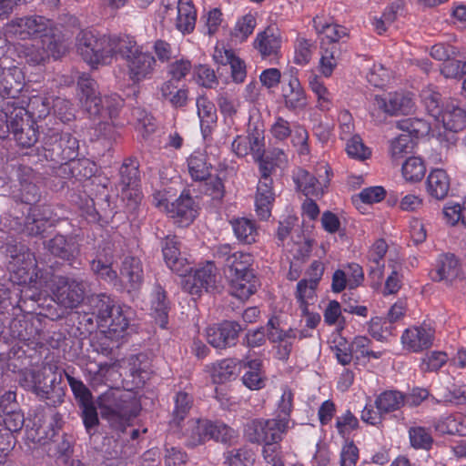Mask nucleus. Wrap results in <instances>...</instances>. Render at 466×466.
<instances>
[{
  "mask_svg": "<svg viewBox=\"0 0 466 466\" xmlns=\"http://www.w3.org/2000/svg\"><path fill=\"white\" fill-rule=\"evenodd\" d=\"M77 86L79 100L83 108L90 117L100 119L95 127L96 137L112 139L115 135V128L109 120L117 116L124 100L117 94L101 96L97 91L96 82L85 73L79 76Z\"/></svg>",
  "mask_w": 466,
  "mask_h": 466,
  "instance_id": "obj_1",
  "label": "nucleus"
},
{
  "mask_svg": "<svg viewBox=\"0 0 466 466\" xmlns=\"http://www.w3.org/2000/svg\"><path fill=\"white\" fill-rule=\"evenodd\" d=\"M42 147L46 160L60 164L70 162L68 167L73 176H92V168H86L87 160L76 161L78 157L79 142L70 133H60L56 128H49L44 134Z\"/></svg>",
  "mask_w": 466,
  "mask_h": 466,
  "instance_id": "obj_2",
  "label": "nucleus"
},
{
  "mask_svg": "<svg viewBox=\"0 0 466 466\" xmlns=\"http://www.w3.org/2000/svg\"><path fill=\"white\" fill-rule=\"evenodd\" d=\"M97 407L103 420L112 428L124 431L140 411V404L132 390L110 388L98 396Z\"/></svg>",
  "mask_w": 466,
  "mask_h": 466,
  "instance_id": "obj_3",
  "label": "nucleus"
},
{
  "mask_svg": "<svg viewBox=\"0 0 466 466\" xmlns=\"http://www.w3.org/2000/svg\"><path fill=\"white\" fill-rule=\"evenodd\" d=\"M10 257L9 268L11 279L18 285H28L41 291L48 287L51 274L44 273L37 268L36 259L30 249L23 244H15L7 248Z\"/></svg>",
  "mask_w": 466,
  "mask_h": 466,
  "instance_id": "obj_4",
  "label": "nucleus"
},
{
  "mask_svg": "<svg viewBox=\"0 0 466 466\" xmlns=\"http://www.w3.org/2000/svg\"><path fill=\"white\" fill-rule=\"evenodd\" d=\"M57 367L51 363L44 364L38 370H25L19 374V384L37 397L56 406L64 401V390L57 382Z\"/></svg>",
  "mask_w": 466,
  "mask_h": 466,
  "instance_id": "obj_5",
  "label": "nucleus"
},
{
  "mask_svg": "<svg viewBox=\"0 0 466 466\" xmlns=\"http://www.w3.org/2000/svg\"><path fill=\"white\" fill-rule=\"evenodd\" d=\"M118 55L125 60L128 79L137 85L151 79L156 71L157 59L134 37L123 35Z\"/></svg>",
  "mask_w": 466,
  "mask_h": 466,
  "instance_id": "obj_6",
  "label": "nucleus"
},
{
  "mask_svg": "<svg viewBox=\"0 0 466 466\" xmlns=\"http://www.w3.org/2000/svg\"><path fill=\"white\" fill-rule=\"evenodd\" d=\"M253 256L242 251H235L233 258L225 268L232 296L245 300L257 290L258 280L252 269Z\"/></svg>",
  "mask_w": 466,
  "mask_h": 466,
  "instance_id": "obj_7",
  "label": "nucleus"
},
{
  "mask_svg": "<svg viewBox=\"0 0 466 466\" xmlns=\"http://www.w3.org/2000/svg\"><path fill=\"white\" fill-rule=\"evenodd\" d=\"M77 50L82 58L92 66L109 64L118 55L122 36H96L92 32H82L78 36Z\"/></svg>",
  "mask_w": 466,
  "mask_h": 466,
  "instance_id": "obj_8",
  "label": "nucleus"
},
{
  "mask_svg": "<svg viewBox=\"0 0 466 466\" xmlns=\"http://www.w3.org/2000/svg\"><path fill=\"white\" fill-rule=\"evenodd\" d=\"M92 303L99 326L107 328L110 334L116 337L122 336L134 315L132 309L126 305L116 304L106 294H99L92 298Z\"/></svg>",
  "mask_w": 466,
  "mask_h": 466,
  "instance_id": "obj_9",
  "label": "nucleus"
},
{
  "mask_svg": "<svg viewBox=\"0 0 466 466\" xmlns=\"http://www.w3.org/2000/svg\"><path fill=\"white\" fill-rule=\"evenodd\" d=\"M314 25L321 37V57L319 70L321 74L329 77L337 66L339 55V41L348 35L347 28L334 23H327L320 17H315Z\"/></svg>",
  "mask_w": 466,
  "mask_h": 466,
  "instance_id": "obj_10",
  "label": "nucleus"
},
{
  "mask_svg": "<svg viewBox=\"0 0 466 466\" xmlns=\"http://www.w3.org/2000/svg\"><path fill=\"white\" fill-rule=\"evenodd\" d=\"M180 428L189 447H196L209 440L227 442L234 436V431L220 421L191 419Z\"/></svg>",
  "mask_w": 466,
  "mask_h": 466,
  "instance_id": "obj_11",
  "label": "nucleus"
},
{
  "mask_svg": "<svg viewBox=\"0 0 466 466\" xmlns=\"http://www.w3.org/2000/svg\"><path fill=\"white\" fill-rule=\"evenodd\" d=\"M6 30L20 39H60L59 35L56 32L54 22L42 15H34L14 18L7 24Z\"/></svg>",
  "mask_w": 466,
  "mask_h": 466,
  "instance_id": "obj_12",
  "label": "nucleus"
},
{
  "mask_svg": "<svg viewBox=\"0 0 466 466\" xmlns=\"http://www.w3.org/2000/svg\"><path fill=\"white\" fill-rule=\"evenodd\" d=\"M54 300L66 309H75L84 300L87 284L81 279L56 276L52 279Z\"/></svg>",
  "mask_w": 466,
  "mask_h": 466,
  "instance_id": "obj_13",
  "label": "nucleus"
},
{
  "mask_svg": "<svg viewBox=\"0 0 466 466\" xmlns=\"http://www.w3.org/2000/svg\"><path fill=\"white\" fill-rule=\"evenodd\" d=\"M23 76L19 68L0 66V112H8L16 106H24L25 101L19 97L23 89Z\"/></svg>",
  "mask_w": 466,
  "mask_h": 466,
  "instance_id": "obj_14",
  "label": "nucleus"
},
{
  "mask_svg": "<svg viewBox=\"0 0 466 466\" xmlns=\"http://www.w3.org/2000/svg\"><path fill=\"white\" fill-rule=\"evenodd\" d=\"M19 57L24 58L30 65H39L49 56L59 58L65 53V46L61 39L43 38L34 43L19 44L16 46Z\"/></svg>",
  "mask_w": 466,
  "mask_h": 466,
  "instance_id": "obj_15",
  "label": "nucleus"
},
{
  "mask_svg": "<svg viewBox=\"0 0 466 466\" xmlns=\"http://www.w3.org/2000/svg\"><path fill=\"white\" fill-rule=\"evenodd\" d=\"M9 116L10 132L17 144L23 147H30L38 140L37 128L35 123L30 117H26L25 106H16L10 110V113L3 112Z\"/></svg>",
  "mask_w": 466,
  "mask_h": 466,
  "instance_id": "obj_16",
  "label": "nucleus"
},
{
  "mask_svg": "<svg viewBox=\"0 0 466 466\" xmlns=\"http://www.w3.org/2000/svg\"><path fill=\"white\" fill-rule=\"evenodd\" d=\"M282 97L285 107L294 114L304 111L309 105L307 94L298 77V69L294 66L284 73Z\"/></svg>",
  "mask_w": 466,
  "mask_h": 466,
  "instance_id": "obj_17",
  "label": "nucleus"
},
{
  "mask_svg": "<svg viewBox=\"0 0 466 466\" xmlns=\"http://www.w3.org/2000/svg\"><path fill=\"white\" fill-rule=\"evenodd\" d=\"M115 244L104 240L97 248L95 258L91 261L92 271L107 282L117 280V272L112 268L115 258Z\"/></svg>",
  "mask_w": 466,
  "mask_h": 466,
  "instance_id": "obj_18",
  "label": "nucleus"
},
{
  "mask_svg": "<svg viewBox=\"0 0 466 466\" xmlns=\"http://www.w3.org/2000/svg\"><path fill=\"white\" fill-rule=\"evenodd\" d=\"M242 329L238 322L226 320L207 329V340L216 349H226L236 344L238 333Z\"/></svg>",
  "mask_w": 466,
  "mask_h": 466,
  "instance_id": "obj_19",
  "label": "nucleus"
},
{
  "mask_svg": "<svg viewBox=\"0 0 466 466\" xmlns=\"http://www.w3.org/2000/svg\"><path fill=\"white\" fill-rule=\"evenodd\" d=\"M434 329L428 325L413 326L401 336L403 347L412 352H420L433 344Z\"/></svg>",
  "mask_w": 466,
  "mask_h": 466,
  "instance_id": "obj_20",
  "label": "nucleus"
},
{
  "mask_svg": "<svg viewBox=\"0 0 466 466\" xmlns=\"http://www.w3.org/2000/svg\"><path fill=\"white\" fill-rule=\"evenodd\" d=\"M460 263L453 254H441L438 257L430 277L433 281L452 284L461 280Z\"/></svg>",
  "mask_w": 466,
  "mask_h": 466,
  "instance_id": "obj_21",
  "label": "nucleus"
},
{
  "mask_svg": "<svg viewBox=\"0 0 466 466\" xmlns=\"http://www.w3.org/2000/svg\"><path fill=\"white\" fill-rule=\"evenodd\" d=\"M61 425L62 418L58 413H53L47 424L46 421L42 423V418L35 416L33 427L27 431V437L35 443L45 445L53 440Z\"/></svg>",
  "mask_w": 466,
  "mask_h": 466,
  "instance_id": "obj_22",
  "label": "nucleus"
},
{
  "mask_svg": "<svg viewBox=\"0 0 466 466\" xmlns=\"http://www.w3.org/2000/svg\"><path fill=\"white\" fill-rule=\"evenodd\" d=\"M167 214L174 218L179 226L187 227L197 218L198 209L189 194L183 192L178 198L170 203Z\"/></svg>",
  "mask_w": 466,
  "mask_h": 466,
  "instance_id": "obj_23",
  "label": "nucleus"
},
{
  "mask_svg": "<svg viewBox=\"0 0 466 466\" xmlns=\"http://www.w3.org/2000/svg\"><path fill=\"white\" fill-rule=\"evenodd\" d=\"M162 253L167 266L178 275L187 273L190 267L181 257L180 242L176 236H167L162 241Z\"/></svg>",
  "mask_w": 466,
  "mask_h": 466,
  "instance_id": "obj_24",
  "label": "nucleus"
},
{
  "mask_svg": "<svg viewBox=\"0 0 466 466\" xmlns=\"http://www.w3.org/2000/svg\"><path fill=\"white\" fill-rule=\"evenodd\" d=\"M254 48L262 58L278 56L281 47V37L279 29L268 26L259 32L253 42Z\"/></svg>",
  "mask_w": 466,
  "mask_h": 466,
  "instance_id": "obj_25",
  "label": "nucleus"
},
{
  "mask_svg": "<svg viewBox=\"0 0 466 466\" xmlns=\"http://www.w3.org/2000/svg\"><path fill=\"white\" fill-rule=\"evenodd\" d=\"M435 120L441 122L446 130L456 133L466 126V111L459 106L458 102L451 100L441 107Z\"/></svg>",
  "mask_w": 466,
  "mask_h": 466,
  "instance_id": "obj_26",
  "label": "nucleus"
},
{
  "mask_svg": "<svg viewBox=\"0 0 466 466\" xmlns=\"http://www.w3.org/2000/svg\"><path fill=\"white\" fill-rule=\"evenodd\" d=\"M45 247L54 256L72 264L79 254V246L72 237L57 234L45 242Z\"/></svg>",
  "mask_w": 466,
  "mask_h": 466,
  "instance_id": "obj_27",
  "label": "nucleus"
},
{
  "mask_svg": "<svg viewBox=\"0 0 466 466\" xmlns=\"http://www.w3.org/2000/svg\"><path fill=\"white\" fill-rule=\"evenodd\" d=\"M325 174L326 177L319 180L307 170L299 169L294 177V181L306 197H319L323 195L329 182V171L325 169Z\"/></svg>",
  "mask_w": 466,
  "mask_h": 466,
  "instance_id": "obj_28",
  "label": "nucleus"
},
{
  "mask_svg": "<svg viewBox=\"0 0 466 466\" xmlns=\"http://www.w3.org/2000/svg\"><path fill=\"white\" fill-rule=\"evenodd\" d=\"M272 178L259 179L255 197V210L257 216L262 219H268L271 215V208L275 200L272 188Z\"/></svg>",
  "mask_w": 466,
  "mask_h": 466,
  "instance_id": "obj_29",
  "label": "nucleus"
},
{
  "mask_svg": "<svg viewBox=\"0 0 466 466\" xmlns=\"http://www.w3.org/2000/svg\"><path fill=\"white\" fill-rule=\"evenodd\" d=\"M51 210L48 207L35 206L29 208L25 221V230L28 235H42L52 223Z\"/></svg>",
  "mask_w": 466,
  "mask_h": 466,
  "instance_id": "obj_30",
  "label": "nucleus"
},
{
  "mask_svg": "<svg viewBox=\"0 0 466 466\" xmlns=\"http://www.w3.org/2000/svg\"><path fill=\"white\" fill-rule=\"evenodd\" d=\"M376 105L390 116L407 114L413 107L412 100L400 93H390L384 97L376 96Z\"/></svg>",
  "mask_w": 466,
  "mask_h": 466,
  "instance_id": "obj_31",
  "label": "nucleus"
},
{
  "mask_svg": "<svg viewBox=\"0 0 466 466\" xmlns=\"http://www.w3.org/2000/svg\"><path fill=\"white\" fill-rule=\"evenodd\" d=\"M119 278L129 289H137L144 279L140 259L132 256L126 257L121 264Z\"/></svg>",
  "mask_w": 466,
  "mask_h": 466,
  "instance_id": "obj_32",
  "label": "nucleus"
},
{
  "mask_svg": "<svg viewBox=\"0 0 466 466\" xmlns=\"http://www.w3.org/2000/svg\"><path fill=\"white\" fill-rule=\"evenodd\" d=\"M451 188V178L447 172L441 168H436L430 172L426 180V191L428 195L436 199H444Z\"/></svg>",
  "mask_w": 466,
  "mask_h": 466,
  "instance_id": "obj_33",
  "label": "nucleus"
},
{
  "mask_svg": "<svg viewBox=\"0 0 466 466\" xmlns=\"http://www.w3.org/2000/svg\"><path fill=\"white\" fill-rule=\"evenodd\" d=\"M198 116L204 138L209 137L217 126L218 116L215 105L206 96L197 99Z\"/></svg>",
  "mask_w": 466,
  "mask_h": 466,
  "instance_id": "obj_34",
  "label": "nucleus"
},
{
  "mask_svg": "<svg viewBox=\"0 0 466 466\" xmlns=\"http://www.w3.org/2000/svg\"><path fill=\"white\" fill-rule=\"evenodd\" d=\"M151 296V315L161 329H167L169 311L167 293L160 285H156Z\"/></svg>",
  "mask_w": 466,
  "mask_h": 466,
  "instance_id": "obj_35",
  "label": "nucleus"
},
{
  "mask_svg": "<svg viewBox=\"0 0 466 466\" xmlns=\"http://www.w3.org/2000/svg\"><path fill=\"white\" fill-rule=\"evenodd\" d=\"M261 367L262 361L258 359L243 361V368L246 370L242 376V382L251 390H258L266 386L267 377Z\"/></svg>",
  "mask_w": 466,
  "mask_h": 466,
  "instance_id": "obj_36",
  "label": "nucleus"
},
{
  "mask_svg": "<svg viewBox=\"0 0 466 466\" xmlns=\"http://www.w3.org/2000/svg\"><path fill=\"white\" fill-rule=\"evenodd\" d=\"M387 250L386 241L380 238L374 242L368 252L369 274L377 280H380L383 276L384 257Z\"/></svg>",
  "mask_w": 466,
  "mask_h": 466,
  "instance_id": "obj_37",
  "label": "nucleus"
},
{
  "mask_svg": "<svg viewBox=\"0 0 466 466\" xmlns=\"http://www.w3.org/2000/svg\"><path fill=\"white\" fill-rule=\"evenodd\" d=\"M230 225L239 243L251 245L257 241L258 230L254 220L247 218H238L230 220Z\"/></svg>",
  "mask_w": 466,
  "mask_h": 466,
  "instance_id": "obj_38",
  "label": "nucleus"
},
{
  "mask_svg": "<svg viewBox=\"0 0 466 466\" xmlns=\"http://www.w3.org/2000/svg\"><path fill=\"white\" fill-rule=\"evenodd\" d=\"M406 312V303L402 300L397 301L395 304L391 306L388 313V321L384 320L383 323L380 318H375L371 319L370 322V333L373 337L380 339L383 337L382 334H380L379 328L381 326L382 329H385L389 334H391L390 324L400 319Z\"/></svg>",
  "mask_w": 466,
  "mask_h": 466,
  "instance_id": "obj_39",
  "label": "nucleus"
},
{
  "mask_svg": "<svg viewBox=\"0 0 466 466\" xmlns=\"http://www.w3.org/2000/svg\"><path fill=\"white\" fill-rule=\"evenodd\" d=\"M222 55L221 50H217L214 58L222 65H230L231 76L236 83L244 82L247 76L246 65L243 60L236 56L232 50L225 49Z\"/></svg>",
  "mask_w": 466,
  "mask_h": 466,
  "instance_id": "obj_40",
  "label": "nucleus"
},
{
  "mask_svg": "<svg viewBox=\"0 0 466 466\" xmlns=\"http://www.w3.org/2000/svg\"><path fill=\"white\" fill-rule=\"evenodd\" d=\"M406 403V395L400 390H389L379 394L375 400L377 410L383 414L396 411Z\"/></svg>",
  "mask_w": 466,
  "mask_h": 466,
  "instance_id": "obj_41",
  "label": "nucleus"
},
{
  "mask_svg": "<svg viewBox=\"0 0 466 466\" xmlns=\"http://www.w3.org/2000/svg\"><path fill=\"white\" fill-rule=\"evenodd\" d=\"M197 12L191 0H179L177 3V28L183 34H189L195 28Z\"/></svg>",
  "mask_w": 466,
  "mask_h": 466,
  "instance_id": "obj_42",
  "label": "nucleus"
},
{
  "mask_svg": "<svg viewBox=\"0 0 466 466\" xmlns=\"http://www.w3.org/2000/svg\"><path fill=\"white\" fill-rule=\"evenodd\" d=\"M187 171L194 181L206 180L210 176L211 165L201 151H194L187 160Z\"/></svg>",
  "mask_w": 466,
  "mask_h": 466,
  "instance_id": "obj_43",
  "label": "nucleus"
},
{
  "mask_svg": "<svg viewBox=\"0 0 466 466\" xmlns=\"http://www.w3.org/2000/svg\"><path fill=\"white\" fill-rule=\"evenodd\" d=\"M112 370L109 363H97L96 361H89L85 368L86 380L88 381L93 389H96L102 385H106L107 376Z\"/></svg>",
  "mask_w": 466,
  "mask_h": 466,
  "instance_id": "obj_44",
  "label": "nucleus"
},
{
  "mask_svg": "<svg viewBox=\"0 0 466 466\" xmlns=\"http://www.w3.org/2000/svg\"><path fill=\"white\" fill-rule=\"evenodd\" d=\"M160 94L165 100L176 108L185 106L188 100L187 88H179L172 80H167L161 85Z\"/></svg>",
  "mask_w": 466,
  "mask_h": 466,
  "instance_id": "obj_45",
  "label": "nucleus"
},
{
  "mask_svg": "<svg viewBox=\"0 0 466 466\" xmlns=\"http://www.w3.org/2000/svg\"><path fill=\"white\" fill-rule=\"evenodd\" d=\"M309 85L317 97V108L320 111L330 110L333 106V97L323 82L317 76H312L309 80Z\"/></svg>",
  "mask_w": 466,
  "mask_h": 466,
  "instance_id": "obj_46",
  "label": "nucleus"
},
{
  "mask_svg": "<svg viewBox=\"0 0 466 466\" xmlns=\"http://www.w3.org/2000/svg\"><path fill=\"white\" fill-rule=\"evenodd\" d=\"M53 105V99L47 96H35L30 98L27 103L26 117L34 120V118H45L50 114Z\"/></svg>",
  "mask_w": 466,
  "mask_h": 466,
  "instance_id": "obj_47",
  "label": "nucleus"
},
{
  "mask_svg": "<svg viewBox=\"0 0 466 466\" xmlns=\"http://www.w3.org/2000/svg\"><path fill=\"white\" fill-rule=\"evenodd\" d=\"M414 147L413 138L407 134H401L390 142V156L392 161L398 162L411 153Z\"/></svg>",
  "mask_w": 466,
  "mask_h": 466,
  "instance_id": "obj_48",
  "label": "nucleus"
},
{
  "mask_svg": "<svg viewBox=\"0 0 466 466\" xmlns=\"http://www.w3.org/2000/svg\"><path fill=\"white\" fill-rule=\"evenodd\" d=\"M192 404V398L186 392H177L175 398V408L172 412L170 426L181 427V422L187 417Z\"/></svg>",
  "mask_w": 466,
  "mask_h": 466,
  "instance_id": "obj_49",
  "label": "nucleus"
},
{
  "mask_svg": "<svg viewBox=\"0 0 466 466\" xmlns=\"http://www.w3.org/2000/svg\"><path fill=\"white\" fill-rule=\"evenodd\" d=\"M397 127L400 130L410 135L420 137L428 135L431 131V125L428 121L419 117L404 118L397 122Z\"/></svg>",
  "mask_w": 466,
  "mask_h": 466,
  "instance_id": "obj_50",
  "label": "nucleus"
},
{
  "mask_svg": "<svg viewBox=\"0 0 466 466\" xmlns=\"http://www.w3.org/2000/svg\"><path fill=\"white\" fill-rule=\"evenodd\" d=\"M237 361L233 359H225L214 364L212 379L215 383H224L237 376Z\"/></svg>",
  "mask_w": 466,
  "mask_h": 466,
  "instance_id": "obj_51",
  "label": "nucleus"
},
{
  "mask_svg": "<svg viewBox=\"0 0 466 466\" xmlns=\"http://www.w3.org/2000/svg\"><path fill=\"white\" fill-rule=\"evenodd\" d=\"M408 433L412 448L425 451L431 448L433 439L428 429L421 426H412L409 429Z\"/></svg>",
  "mask_w": 466,
  "mask_h": 466,
  "instance_id": "obj_52",
  "label": "nucleus"
},
{
  "mask_svg": "<svg viewBox=\"0 0 466 466\" xmlns=\"http://www.w3.org/2000/svg\"><path fill=\"white\" fill-rule=\"evenodd\" d=\"M426 172V167L421 158L412 157L402 165L403 177L410 182H417L422 179Z\"/></svg>",
  "mask_w": 466,
  "mask_h": 466,
  "instance_id": "obj_53",
  "label": "nucleus"
},
{
  "mask_svg": "<svg viewBox=\"0 0 466 466\" xmlns=\"http://www.w3.org/2000/svg\"><path fill=\"white\" fill-rule=\"evenodd\" d=\"M193 288L205 289L208 290L213 288L216 282L215 267L212 263H208L204 267L198 268L193 275Z\"/></svg>",
  "mask_w": 466,
  "mask_h": 466,
  "instance_id": "obj_54",
  "label": "nucleus"
},
{
  "mask_svg": "<svg viewBox=\"0 0 466 466\" xmlns=\"http://www.w3.org/2000/svg\"><path fill=\"white\" fill-rule=\"evenodd\" d=\"M254 461L253 451L246 447L233 449L226 453V463L228 466H252Z\"/></svg>",
  "mask_w": 466,
  "mask_h": 466,
  "instance_id": "obj_55",
  "label": "nucleus"
},
{
  "mask_svg": "<svg viewBox=\"0 0 466 466\" xmlns=\"http://www.w3.org/2000/svg\"><path fill=\"white\" fill-rule=\"evenodd\" d=\"M293 392L289 388H284L282 390V395L278 401V408L276 410V419L279 420L282 422H285L286 425L289 426L290 422V413L293 409Z\"/></svg>",
  "mask_w": 466,
  "mask_h": 466,
  "instance_id": "obj_56",
  "label": "nucleus"
},
{
  "mask_svg": "<svg viewBox=\"0 0 466 466\" xmlns=\"http://www.w3.org/2000/svg\"><path fill=\"white\" fill-rule=\"evenodd\" d=\"M420 97L428 113L434 118L438 116L441 111L440 107L441 94L436 88L433 86L423 88Z\"/></svg>",
  "mask_w": 466,
  "mask_h": 466,
  "instance_id": "obj_57",
  "label": "nucleus"
},
{
  "mask_svg": "<svg viewBox=\"0 0 466 466\" xmlns=\"http://www.w3.org/2000/svg\"><path fill=\"white\" fill-rule=\"evenodd\" d=\"M122 187H138L139 171L137 162H124L119 170Z\"/></svg>",
  "mask_w": 466,
  "mask_h": 466,
  "instance_id": "obj_58",
  "label": "nucleus"
},
{
  "mask_svg": "<svg viewBox=\"0 0 466 466\" xmlns=\"http://www.w3.org/2000/svg\"><path fill=\"white\" fill-rule=\"evenodd\" d=\"M289 137H291V143L297 148L299 155L306 156L309 154V147L308 143L309 133L304 127L294 123L292 133Z\"/></svg>",
  "mask_w": 466,
  "mask_h": 466,
  "instance_id": "obj_59",
  "label": "nucleus"
},
{
  "mask_svg": "<svg viewBox=\"0 0 466 466\" xmlns=\"http://www.w3.org/2000/svg\"><path fill=\"white\" fill-rule=\"evenodd\" d=\"M317 286L306 279L298 282L296 298L299 303L301 312H307L309 301L314 298Z\"/></svg>",
  "mask_w": 466,
  "mask_h": 466,
  "instance_id": "obj_60",
  "label": "nucleus"
},
{
  "mask_svg": "<svg viewBox=\"0 0 466 466\" xmlns=\"http://www.w3.org/2000/svg\"><path fill=\"white\" fill-rule=\"evenodd\" d=\"M266 420H254L247 424L245 429V434L249 441L256 443H265L267 441V435L263 431L265 429L270 431L268 423H265Z\"/></svg>",
  "mask_w": 466,
  "mask_h": 466,
  "instance_id": "obj_61",
  "label": "nucleus"
},
{
  "mask_svg": "<svg viewBox=\"0 0 466 466\" xmlns=\"http://www.w3.org/2000/svg\"><path fill=\"white\" fill-rule=\"evenodd\" d=\"M448 360L444 351H431L426 354L420 363V370L423 372H434L439 370Z\"/></svg>",
  "mask_w": 466,
  "mask_h": 466,
  "instance_id": "obj_62",
  "label": "nucleus"
},
{
  "mask_svg": "<svg viewBox=\"0 0 466 466\" xmlns=\"http://www.w3.org/2000/svg\"><path fill=\"white\" fill-rule=\"evenodd\" d=\"M442 401L451 404L466 403V385L451 383L441 393Z\"/></svg>",
  "mask_w": 466,
  "mask_h": 466,
  "instance_id": "obj_63",
  "label": "nucleus"
},
{
  "mask_svg": "<svg viewBox=\"0 0 466 466\" xmlns=\"http://www.w3.org/2000/svg\"><path fill=\"white\" fill-rule=\"evenodd\" d=\"M134 115L137 116V129L141 134L144 139H147L153 134L157 128V124L154 117L145 111L136 109Z\"/></svg>",
  "mask_w": 466,
  "mask_h": 466,
  "instance_id": "obj_64",
  "label": "nucleus"
}]
</instances>
